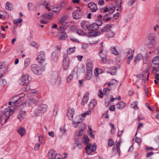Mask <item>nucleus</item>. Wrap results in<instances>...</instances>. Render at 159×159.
<instances>
[{
  "instance_id": "1",
  "label": "nucleus",
  "mask_w": 159,
  "mask_h": 159,
  "mask_svg": "<svg viewBox=\"0 0 159 159\" xmlns=\"http://www.w3.org/2000/svg\"><path fill=\"white\" fill-rule=\"evenodd\" d=\"M31 80V77L28 75H24L22 76L20 84L24 86L22 88V90L24 91H28L30 89L29 83Z\"/></svg>"
},
{
  "instance_id": "2",
  "label": "nucleus",
  "mask_w": 159,
  "mask_h": 159,
  "mask_svg": "<svg viewBox=\"0 0 159 159\" xmlns=\"http://www.w3.org/2000/svg\"><path fill=\"white\" fill-rule=\"evenodd\" d=\"M49 81L52 84H59L61 82V78L59 76L58 73L57 72H52L48 77Z\"/></svg>"
},
{
  "instance_id": "3",
  "label": "nucleus",
  "mask_w": 159,
  "mask_h": 159,
  "mask_svg": "<svg viewBox=\"0 0 159 159\" xmlns=\"http://www.w3.org/2000/svg\"><path fill=\"white\" fill-rule=\"evenodd\" d=\"M48 108V106L45 104H42L36 106L34 110V113L36 116H41L44 113Z\"/></svg>"
},
{
  "instance_id": "4",
  "label": "nucleus",
  "mask_w": 159,
  "mask_h": 159,
  "mask_svg": "<svg viewBox=\"0 0 159 159\" xmlns=\"http://www.w3.org/2000/svg\"><path fill=\"white\" fill-rule=\"evenodd\" d=\"M40 69L36 64H34L31 66V70L35 74L39 75L41 74L42 71H44L46 69L45 65H43Z\"/></svg>"
},
{
  "instance_id": "5",
  "label": "nucleus",
  "mask_w": 159,
  "mask_h": 159,
  "mask_svg": "<svg viewBox=\"0 0 159 159\" xmlns=\"http://www.w3.org/2000/svg\"><path fill=\"white\" fill-rule=\"evenodd\" d=\"M13 113V111L10 108L8 107L5 109L2 113H1L2 114L3 117L5 120L4 123L7 122V120L9 119L10 116L12 115Z\"/></svg>"
},
{
  "instance_id": "6",
  "label": "nucleus",
  "mask_w": 159,
  "mask_h": 159,
  "mask_svg": "<svg viewBox=\"0 0 159 159\" xmlns=\"http://www.w3.org/2000/svg\"><path fill=\"white\" fill-rule=\"evenodd\" d=\"M108 52L104 51H102V49L100 51L98 55L100 56V58H102V61L104 63H109V61L108 59L107 58V56L108 55Z\"/></svg>"
},
{
  "instance_id": "7",
  "label": "nucleus",
  "mask_w": 159,
  "mask_h": 159,
  "mask_svg": "<svg viewBox=\"0 0 159 159\" xmlns=\"http://www.w3.org/2000/svg\"><path fill=\"white\" fill-rule=\"evenodd\" d=\"M44 54V52L41 51L39 53L38 57L36 58V60H39V63L41 64V66L46 64L45 62Z\"/></svg>"
},
{
  "instance_id": "8",
  "label": "nucleus",
  "mask_w": 159,
  "mask_h": 159,
  "mask_svg": "<svg viewBox=\"0 0 159 159\" xmlns=\"http://www.w3.org/2000/svg\"><path fill=\"white\" fill-rule=\"evenodd\" d=\"M104 93L102 92V90H99L98 93V96L100 98H102L104 95L105 96L107 97L109 93V89L108 88H104L103 89Z\"/></svg>"
},
{
  "instance_id": "9",
  "label": "nucleus",
  "mask_w": 159,
  "mask_h": 159,
  "mask_svg": "<svg viewBox=\"0 0 159 159\" xmlns=\"http://www.w3.org/2000/svg\"><path fill=\"white\" fill-rule=\"evenodd\" d=\"M85 149L87 154L89 155L91 152L94 151L96 150V145H92L91 143H89L86 146Z\"/></svg>"
},
{
  "instance_id": "10",
  "label": "nucleus",
  "mask_w": 159,
  "mask_h": 159,
  "mask_svg": "<svg viewBox=\"0 0 159 159\" xmlns=\"http://www.w3.org/2000/svg\"><path fill=\"white\" fill-rule=\"evenodd\" d=\"M83 12L81 11L80 9L75 10L72 14L73 18L77 19L80 18L83 15Z\"/></svg>"
},
{
  "instance_id": "11",
  "label": "nucleus",
  "mask_w": 159,
  "mask_h": 159,
  "mask_svg": "<svg viewBox=\"0 0 159 159\" xmlns=\"http://www.w3.org/2000/svg\"><path fill=\"white\" fill-rule=\"evenodd\" d=\"M148 38L150 41L149 44L148 45V46L149 48H152L153 44L155 43V34H150L148 36Z\"/></svg>"
},
{
  "instance_id": "12",
  "label": "nucleus",
  "mask_w": 159,
  "mask_h": 159,
  "mask_svg": "<svg viewBox=\"0 0 159 159\" xmlns=\"http://www.w3.org/2000/svg\"><path fill=\"white\" fill-rule=\"evenodd\" d=\"M69 62V59L68 56L67 55L65 56L63 61V66L64 69L66 70L68 68Z\"/></svg>"
},
{
  "instance_id": "13",
  "label": "nucleus",
  "mask_w": 159,
  "mask_h": 159,
  "mask_svg": "<svg viewBox=\"0 0 159 159\" xmlns=\"http://www.w3.org/2000/svg\"><path fill=\"white\" fill-rule=\"evenodd\" d=\"M111 6L110 7V12L112 13L116 9L117 11H118L121 8V2H120V4L116 3L115 5L111 3Z\"/></svg>"
},
{
  "instance_id": "14",
  "label": "nucleus",
  "mask_w": 159,
  "mask_h": 159,
  "mask_svg": "<svg viewBox=\"0 0 159 159\" xmlns=\"http://www.w3.org/2000/svg\"><path fill=\"white\" fill-rule=\"evenodd\" d=\"M58 57V52L57 51L53 52L51 55V60L54 62L57 61Z\"/></svg>"
},
{
  "instance_id": "15",
  "label": "nucleus",
  "mask_w": 159,
  "mask_h": 159,
  "mask_svg": "<svg viewBox=\"0 0 159 159\" xmlns=\"http://www.w3.org/2000/svg\"><path fill=\"white\" fill-rule=\"evenodd\" d=\"M59 37L60 40H64L67 39L68 37L65 31H59Z\"/></svg>"
},
{
  "instance_id": "16",
  "label": "nucleus",
  "mask_w": 159,
  "mask_h": 159,
  "mask_svg": "<svg viewBox=\"0 0 159 159\" xmlns=\"http://www.w3.org/2000/svg\"><path fill=\"white\" fill-rule=\"evenodd\" d=\"M98 29L99 27L98 24L96 23H94L90 25L89 31H96L98 30Z\"/></svg>"
},
{
  "instance_id": "17",
  "label": "nucleus",
  "mask_w": 159,
  "mask_h": 159,
  "mask_svg": "<svg viewBox=\"0 0 159 159\" xmlns=\"http://www.w3.org/2000/svg\"><path fill=\"white\" fill-rule=\"evenodd\" d=\"M89 7L93 12H95L98 9L97 4L93 2H90L88 5Z\"/></svg>"
},
{
  "instance_id": "18",
  "label": "nucleus",
  "mask_w": 159,
  "mask_h": 159,
  "mask_svg": "<svg viewBox=\"0 0 159 159\" xmlns=\"http://www.w3.org/2000/svg\"><path fill=\"white\" fill-rule=\"evenodd\" d=\"M89 95V93H86L84 94L81 103L82 105H84L87 103L88 100Z\"/></svg>"
},
{
  "instance_id": "19",
  "label": "nucleus",
  "mask_w": 159,
  "mask_h": 159,
  "mask_svg": "<svg viewBox=\"0 0 159 159\" xmlns=\"http://www.w3.org/2000/svg\"><path fill=\"white\" fill-rule=\"evenodd\" d=\"M81 26L84 30H88L89 31L90 25L88 24V22L86 21L82 22L81 23Z\"/></svg>"
},
{
  "instance_id": "20",
  "label": "nucleus",
  "mask_w": 159,
  "mask_h": 159,
  "mask_svg": "<svg viewBox=\"0 0 159 159\" xmlns=\"http://www.w3.org/2000/svg\"><path fill=\"white\" fill-rule=\"evenodd\" d=\"M67 17L66 16V15H64L59 19L58 23L60 25H62L63 24L65 23L67 19Z\"/></svg>"
},
{
  "instance_id": "21",
  "label": "nucleus",
  "mask_w": 159,
  "mask_h": 159,
  "mask_svg": "<svg viewBox=\"0 0 159 159\" xmlns=\"http://www.w3.org/2000/svg\"><path fill=\"white\" fill-rule=\"evenodd\" d=\"M143 58V56L141 54H138L134 58V63L135 65L140 60Z\"/></svg>"
},
{
  "instance_id": "22",
  "label": "nucleus",
  "mask_w": 159,
  "mask_h": 159,
  "mask_svg": "<svg viewBox=\"0 0 159 159\" xmlns=\"http://www.w3.org/2000/svg\"><path fill=\"white\" fill-rule=\"evenodd\" d=\"M55 155V153L54 151L51 150L48 152V156L49 159H53Z\"/></svg>"
},
{
  "instance_id": "23",
  "label": "nucleus",
  "mask_w": 159,
  "mask_h": 159,
  "mask_svg": "<svg viewBox=\"0 0 159 159\" xmlns=\"http://www.w3.org/2000/svg\"><path fill=\"white\" fill-rule=\"evenodd\" d=\"M96 104L97 102L95 99L92 100L89 104V107L90 109H93Z\"/></svg>"
},
{
  "instance_id": "24",
  "label": "nucleus",
  "mask_w": 159,
  "mask_h": 159,
  "mask_svg": "<svg viewBox=\"0 0 159 159\" xmlns=\"http://www.w3.org/2000/svg\"><path fill=\"white\" fill-rule=\"evenodd\" d=\"M68 25L66 23L64 25L61 26L58 29L59 31H64L67 28Z\"/></svg>"
},
{
  "instance_id": "25",
  "label": "nucleus",
  "mask_w": 159,
  "mask_h": 159,
  "mask_svg": "<svg viewBox=\"0 0 159 159\" xmlns=\"http://www.w3.org/2000/svg\"><path fill=\"white\" fill-rule=\"evenodd\" d=\"M110 50L112 54H113L116 56L117 55H119L118 52L116 50V49L115 47H111Z\"/></svg>"
},
{
  "instance_id": "26",
  "label": "nucleus",
  "mask_w": 159,
  "mask_h": 159,
  "mask_svg": "<svg viewBox=\"0 0 159 159\" xmlns=\"http://www.w3.org/2000/svg\"><path fill=\"white\" fill-rule=\"evenodd\" d=\"M125 103L122 101L120 102L117 105V107L119 109H123L125 106Z\"/></svg>"
},
{
  "instance_id": "27",
  "label": "nucleus",
  "mask_w": 159,
  "mask_h": 159,
  "mask_svg": "<svg viewBox=\"0 0 159 159\" xmlns=\"http://www.w3.org/2000/svg\"><path fill=\"white\" fill-rule=\"evenodd\" d=\"M19 134L21 135V137H22L24 134L25 132V130L24 128L20 127V128L18 129V131Z\"/></svg>"
},
{
  "instance_id": "28",
  "label": "nucleus",
  "mask_w": 159,
  "mask_h": 159,
  "mask_svg": "<svg viewBox=\"0 0 159 159\" xmlns=\"http://www.w3.org/2000/svg\"><path fill=\"white\" fill-rule=\"evenodd\" d=\"M92 76L91 71H87V73L85 76V78L87 80H90Z\"/></svg>"
},
{
  "instance_id": "29",
  "label": "nucleus",
  "mask_w": 159,
  "mask_h": 159,
  "mask_svg": "<svg viewBox=\"0 0 159 159\" xmlns=\"http://www.w3.org/2000/svg\"><path fill=\"white\" fill-rule=\"evenodd\" d=\"M25 116V111L21 112L17 116V118L20 120L23 119Z\"/></svg>"
},
{
  "instance_id": "30",
  "label": "nucleus",
  "mask_w": 159,
  "mask_h": 159,
  "mask_svg": "<svg viewBox=\"0 0 159 159\" xmlns=\"http://www.w3.org/2000/svg\"><path fill=\"white\" fill-rule=\"evenodd\" d=\"M6 5V8L7 10L10 11L12 10L13 9L12 8V5L11 3L8 2L7 3Z\"/></svg>"
},
{
  "instance_id": "31",
  "label": "nucleus",
  "mask_w": 159,
  "mask_h": 159,
  "mask_svg": "<svg viewBox=\"0 0 159 159\" xmlns=\"http://www.w3.org/2000/svg\"><path fill=\"white\" fill-rule=\"evenodd\" d=\"M75 144L76 146L78 147L80 149H81L82 148V143L79 140L78 138L76 139L75 140Z\"/></svg>"
},
{
  "instance_id": "32",
  "label": "nucleus",
  "mask_w": 159,
  "mask_h": 159,
  "mask_svg": "<svg viewBox=\"0 0 159 159\" xmlns=\"http://www.w3.org/2000/svg\"><path fill=\"white\" fill-rule=\"evenodd\" d=\"M110 70H111V71H110V74L112 75H115L117 73L116 68L115 66L111 67Z\"/></svg>"
},
{
  "instance_id": "33",
  "label": "nucleus",
  "mask_w": 159,
  "mask_h": 159,
  "mask_svg": "<svg viewBox=\"0 0 159 159\" xmlns=\"http://www.w3.org/2000/svg\"><path fill=\"white\" fill-rule=\"evenodd\" d=\"M53 14L52 13H50L48 14H44L43 15V17L45 19H50L53 16Z\"/></svg>"
},
{
  "instance_id": "34",
  "label": "nucleus",
  "mask_w": 159,
  "mask_h": 159,
  "mask_svg": "<svg viewBox=\"0 0 159 159\" xmlns=\"http://www.w3.org/2000/svg\"><path fill=\"white\" fill-rule=\"evenodd\" d=\"M61 6H56L55 7L53 8L52 11L54 12L58 13L61 9Z\"/></svg>"
},
{
  "instance_id": "35",
  "label": "nucleus",
  "mask_w": 159,
  "mask_h": 159,
  "mask_svg": "<svg viewBox=\"0 0 159 159\" xmlns=\"http://www.w3.org/2000/svg\"><path fill=\"white\" fill-rule=\"evenodd\" d=\"M22 21V19H18L15 20H13V23L16 25L14 26V28H15L17 27L19 23H20L21 21Z\"/></svg>"
},
{
  "instance_id": "36",
  "label": "nucleus",
  "mask_w": 159,
  "mask_h": 159,
  "mask_svg": "<svg viewBox=\"0 0 159 159\" xmlns=\"http://www.w3.org/2000/svg\"><path fill=\"white\" fill-rule=\"evenodd\" d=\"M18 96L19 95H15L11 99V101H12L13 103L14 104H17V101H18V100L19 99L18 98Z\"/></svg>"
},
{
  "instance_id": "37",
  "label": "nucleus",
  "mask_w": 159,
  "mask_h": 159,
  "mask_svg": "<svg viewBox=\"0 0 159 159\" xmlns=\"http://www.w3.org/2000/svg\"><path fill=\"white\" fill-rule=\"evenodd\" d=\"M137 101H135L133 102L131 104V107L132 108H134V110H137L138 108V107L137 106Z\"/></svg>"
},
{
  "instance_id": "38",
  "label": "nucleus",
  "mask_w": 159,
  "mask_h": 159,
  "mask_svg": "<svg viewBox=\"0 0 159 159\" xmlns=\"http://www.w3.org/2000/svg\"><path fill=\"white\" fill-rule=\"evenodd\" d=\"M83 142L84 143L85 145L88 144L89 142V139L88 136H85L83 139Z\"/></svg>"
},
{
  "instance_id": "39",
  "label": "nucleus",
  "mask_w": 159,
  "mask_h": 159,
  "mask_svg": "<svg viewBox=\"0 0 159 159\" xmlns=\"http://www.w3.org/2000/svg\"><path fill=\"white\" fill-rule=\"evenodd\" d=\"M28 8L30 10L33 11L35 10V7L34 5L29 3L28 4Z\"/></svg>"
},
{
  "instance_id": "40",
  "label": "nucleus",
  "mask_w": 159,
  "mask_h": 159,
  "mask_svg": "<svg viewBox=\"0 0 159 159\" xmlns=\"http://www.w3.org/2000/svg\"><path fill=\"white\" fill-rule=\"evenodd\" d=\"M7 84L6 80L4 79H0V85L2 86H4Z\"/></svg>"
},
{
  "instance_id": "41",
  "label": "nucleus",
  "mask_w": 159,
  "mask_h": 159,
  "mask_svg": "<svg viewBox=\"0 0 159 159\" xmlns=\"http://www.w3.org/2000/svg\"><path fill=\"white\" fill-rule=\"evenodd\" d=\"M87 70L92 71V64L90 62H89L86 65Z\"/></svg>"
},
{
  "instance_id": "42",
  "label": "nucleus",
  "mask_w": 159,
  "mask_h": 159,
  "mask_svg": "<svg viewBox=\"0 0 159 159\" xmlns=\"http://www.w3.org/2000/svg\"><path fill=\"white\" fill-rule=\"evenodd\" d=\"M81 120H82L80 119V121H75L73 120L72 121V124L74 125V127L75 128L77 127L78 126V124L81 122L80 121Z\"/></svg>"
},
{
  "instance_id": "43",
  "label": "nucleus",
  "mask_w": 159,
  "mask_h": 159,
  "mask_svg": "<svg viewBox=\"0 0 159 159\" xmlns=\"http://www.w3.org/2000/svg\"><path fill=\"white\" fill-rule=\"evenodd\" d=\"M119 147L118 146V144L117 143L116 145L114 146L112 148V150L114 152V153H116L117 152H119Z\"/></svg>"
},
{
  "instance_id": "44",
  "label": "nucleus",
  "mask_w": 159,
  "mask_h": 159,
  "mask_svg": "<svg viewBox=\"0 0 159 159\" xmlns=\"http://www.w3.org/2000/svg\"><path fill=\"white\" fill-rule=\"evenodd\" d=\"M103 20L104 22L109 20V14H106L103 17Z\"/></svg>"
},
{
  "instance_id": "45",
  "label": "nucleus",
  "mask_w": 159,
  "mask_h": 159,
  "mask_svg": "<svg viewBox=\"0 0 159 159\" xmlns=\"http://www.w3.org/2000/svg\"><path fill=\"white\" fill-rule=\"evenodd\" d=\"M73 74H70L69 75V76L68 77H67L66 78L67 82L68 83H70L72 79H73Z\"/></svg>"
},
{
  "instance_id": "46",
  "label": "nucleus",
  "mask_w": 159,
  "mask_h": 159,
  "mask_svg": "<svg viewBox=\"0 0 159 159\" xmlns=\"http://www.w3.org/2000/svg\"><path fill=\"white\" fill-rule=\"evenodd\" d=\"M91 113V111L90 110H89V111H86L85 112H84V113L82 114L81 116L82 117H84L87 115H90Z\"/></svg>"
},
{
  "instance_id": "47",
  "label": "nucleus",
  "mask_w": 159,
  "mask_h": 159,
  "mask_svg": "<svg viewBox=\"0 0 159 159\" xmlns=\"http://www.w3.org/2000/svg\"><path fill=\"white\" fill-rule=\"evenodd\" d=\"M110 126L111 127V133L112 134H114L116 129V127L113 124L110 123Z\"/></svg>"
},
{
  "instance_id": "48",
  "label": "nucleus",
  "mask_w": 159,
  "mask_h": 159,
  "mask_svg": "<svg viewBox=\"0 0 159 159\" xmlns=\"http://www.w3.org/2000/svg\"><path fill=\"white\" fill-rule=\"evenodd\" d=\"M75 50V47L69 48L68 49L67 53L68 54H70L74 52Z\"/></svg>"
},
{
  "instance_id": "49",
  "label": "nucleus",
  "mask_w": 159,
  "mask_h": 159,
  "mask_svg": "<svg viewBox=\"0 0 159 159\" xmlns=\"http://www.w3.org/2000/svg\"><path fill=\"white\" fill-rule=\"evenodd\" d=\"M109 105V98L106 97L105 98V105L106 107H107Z\"/></svg>"
},
{
  "instance_id": "50",
  "label": "nucleus",
  "mask_w": 159,
  "mask_h": 159,
  "mask_svg": "<svg viewBox=\"0 0 159 159\" xmlns=\"http://www.w3.org/2000/svg\"><path fill=\"white\" fill-rule=\"evenodd\" d=\"M100 33L98 31H94V32H91L90 34V35L91 36H97L99 35H100Z\"/></svg>"
},
{
  "instance_id": "51",
  "label": "nucleus",
  "mask_w": 159,
  "mask_h": 159,
  "mask_svg": "<svg viewBox=\"0 0 159 159\" xmlns=\"http://www.w3.org/2000/svg\"><path fill=\"white\" fill-rule=\"evenodd\" d=\"M77 33L80 35H86L87 34L84 32L83 30H77Z\"/></svg>"
},
{
  "instance_id": "52",
  "label": "nucleus",
  "mask_w": 159,
  "mask_h": 159,
  "mask_svg": "<svg viewBox=\"0 0 159 159\" xmlns=\"http://www.w3.org/2000/svg\"><path fill=\"white\" fill-rule=\"evenodd\" d=\"M117 80L114 79H112L110 81V86L111 85H116L117 84Z\"/></svg>"
},
{
  "instance_id": "53",
  "label": "nucleus",
  "mask_w": 159,
  "mask_h": 159,
  "mask_svg": "<svg viewBox=\"0 0 159 159\" xmlns=\"http://www.w3.org/2000/svg\"><path fill=\"white\" fill-rule=\"evenodd\" d=\"M80 125L79 126V129L81 130V131H84L85 128V125L83 123H80Z\"/></svg>"
},
{
  "instance_id": "54",
  "label": "nucleus",
  "mask_w": 159,
  "mask_h": 159,
  "mask_svg": "<svg viewBox=\"0 0 159 159\" xmlns=\"http://www.w3.org/2000/svg\"><path fill=\"white\" fill-rule=\"evenodd\" d=\"M136 0H129L128 2L129 6H131L135 2Z\"/></svg>"
},
{
  "instance_id": "55",
  "label": "nucleus",
  "mask_w": 159,
  "mask_h": 159,
  "mask_svg": "<svg viewBox=\"0 0 159 159\" xmlns=\"http://www.w3.org/2000/svg\"><path fill=\"white\" fill-rule=\"evenodd\" d=\"M134 53L131 54V55L128 57L127 63L128 64H129L130 63V61L131 60L133 57Z\"/></svg>"
},
{
  "instance_id": "56",
  "label": "nucleus",
  "mask_w": 159,
  "mask_h": 159,
  "mask_svg": "<svg viewBox=\"0 0 159 159\" xmlns=\"http://www.w3.org/2000/svg\"><path fill=\"white\" fill-rule=\"evenodd\" d=\"M149 70V68H147V69H146L144 71V73L145 74H147V80H148V77L150 73L148 72Z\"/></svg>"
},
{
  "instance_id": "57",
  "label": "nucleus",
  "mask_w": 159,
  "mask_h": 159,
  "mask_svg": "<svg viewBox=\"0 0 159 159\" xmlns=\"http://www.w3.org/2000/svg\"><path fill=\"white\" fill-rule=\"evenodd\" d=\"M109 29V25H107L105 27L103 28L102 30L101 31L103 32H105L106 31H107V30Z\"/></svg>"
},
{
  "instance_id": "58",
  "label": "nucleus",
  "mask_w": 159,
  "mask_h": 159,
  "mask_svg": "<svg viewBox=\"0 0 159 159\" xmlns=\"http://www.w3.org/2000/svg\"><path fill=\"white\" fill-rule=\"evenodd\" d=\"M152 72L154 74H156L158 71H159V69L155 67H152Z\"/></svg>"
},
{
  "instance_id": "59",
  "label": "nucleus",
  "mask_w": 159,
  "mask_h": 159,
  "mask_svg": "<svg viewBox=\"0 0 159 159\" xmlns=\"http://www.w3.org/2000/svg\"><path fill=\"white\" fill-rule=\"evenodd\" d=\"M99 69L98 68H96L94 70V75L96 77H97L98 76L99 73H98Z\"/></svg>"
},
{
  "instance_id": "60",
  "label": "nucleus",
  "mask_w": 159,
  "mask_h": 159,
  "mask_svg": "<svg viewBox=\"0 0 159 159\" xmlns=\"http://www.w3.org/2000/svg\"><path fill=\"white\" fill-rule=\"evenodd\" d=\"M108 112V110H107L104 114H103L102 116H104L105 118L108 119L109 118Z\"/></svg>"
},
{
  "instance_id": "61",
  "label": "nucleus",
  "mask_w": 159,
  "mask_h": 159,
  "mask_svg": "<svg viewBox=\"0 0 159 159\" xmlns=\"http://www.w3.org/2000/svg\"><path fill=\"white\" fill-rule=\"evenodd\" d=\"M79 131H76V135L77 137L79 136L82 134L83 131H81V130L79 129Z\"/></svg>"
},
{
  "instance_id": "62",
  "label": "nucleus",
  "mask_w": 159,
  "mask_h": 159,
  "mask_svg": "<svg viewBox=\"0 0 159 159\" xmlns=\"http://www.w3.org/2000/svg\"><path fill=\"white\" fill-rule=\"evenodd\" d=\"M68 113H70L71 114L74 115L75 113V111L73 108H69L68 110Z\"/></svg>"
},
{
  "instance_id": "63",
  "label": "nucleus",
  "mask_w": 159,
  "mask_h": 159,
  "mask_svg": "<svg viewBox=\"0 0 159 159\" xmlns=\"http://www.w3.org/2000/svg\"><path fill=\"white\" fill-rule=\"evenodd\" d=\"M135 142L138 144H140L141 143V139L139 137H136L135 139Z\"/></svg>"
},
{
  "instance_id": "64",
  "label": "nucleus",
  "mask_w": 159,
  "mask_h": 159,
  "mask_svg": "<svg viewBox=\"0 0 159 159\" xmlns=\"http://www.w3.org/2000/svg\"><path fill=\"white\" fill-rule=\"evenodd\" d=\"M67 115L68 117V119L70 120H71L72 119L73 116V115H72V114H71L70 113H67Z\"/></svg>"
}]
</instances>
